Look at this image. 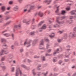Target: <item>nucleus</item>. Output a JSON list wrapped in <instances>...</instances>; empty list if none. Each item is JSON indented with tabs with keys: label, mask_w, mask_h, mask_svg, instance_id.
Returning a JSON list of instances; mask_svg holds the SVG:
<instances>
[{
	"label": "nucleus",
	"mask_w": 76,
	"mask_h": 76,
	"mask_svg": "<svg viewBox=\"0 0 76 76\" xmlns=\"http://www.w3.org/2000/svg\"><path fill=\"white\" fill-rule=\"evenodd\" d=\"M34 20H35V19H33V20H32V23H33V22H34Z\"/></svg>",
	"instance_id": "obj_58"
},
{
	"label": "nucleus",
	"mask_w": 76,
	"mask_h": 76,
	"mask_svg": "<svg viewBox=\"0 0 76 76\" xmlns=\"http://www.w3.org/2000/svg\"><path fill=\"white\" fill-rule=\"evenodd\" d=\"M58 42H61V39H58Z\"/></svg>",
	"instance_id": "obj_53"
},
{
	"label": "nucleus",
	"mask_w": 76,
	"mask_h": 76,
	"mask_svg": "<svg viewBox=\"0 0 76 76\" xmlns=\"http://www.w3.org/2000/svg\"><path fill=\"white\" fill-rule=\"evenodd\" d=\"M57 61V58H54L53 59V62H56V61Z\"/></svg>",
	"instance_id": "obj_16"
},
{
	"label": "nucleus",
	"mask_w": 76,
	"mask_h": 76,
	"mask_svg": "<svg viewBox=\"0 0 76 76\" xmlns=\"http://www.w3.org/2000/svg\"><path fill=\"white\" fill-rule=\"evenodd\" d=\"M48 74V72H47L46 73L44 74V73H42V74H44V76H47V74Z\"/></svg>",
	"instance_id": "obj_39"
},
{
	"label": "nucleus",
	"mask_w": 76,
	"mask_h": 76,
	"mask_svg": "<svg viewBox=\"0 0 76 76\" xmlns=\"http://www.w3.org/2000/svg\"><path fill=\"white\" fill-rule=\"evenodd\" d=\"M13 3V1H11L9 2V4H12Z\"/></svg>",
	"instance_id": "obj_33"
},
{
	"label": "nucleus",
	"mask_w": 76,
	"mask_h": 76,
	"mask_svg": "<svg viewBox=\"0 0 76 76\" xmlns=\"http://www.w3.org/2000/svg\"><path fill=\"white\" fill-rule=\"evenodd\" d=\"M3 35L4 36H5L6 37H9V36H10V34L7 33L3 34Z\"/></svg>",
	"instance_id": "obj_22"
},
{
	"label": "nucleus",
	"mask_w": 76,
	"mask_h": 76,
	"mask_svg": "<svg viewBox=\"0 0 76 76\" xmlns=\"http://www.w3.org/2000/svg\"><path fill=\"white\" fill-rule=\"evenodd\" d=\"M13 63H14V64H16V61H13Z\"/></svg>",
	"instance_id": "obj_45"
},
{
	"label": "nucleus",
	"mask_w": 76,
	"mask_h": 76,
	"mask_svg": "<svg viewBox=\"0 0 76 76\" xmlns=\"http://www.w3.org/2000/svg\"><path fill=\"white\" fill-rule=\"evenodd\" d=\"M74 18L75 19V20H76V14H75V16L74 17Z\"/></svg>",
	"instance_id": "obj_64"
},
{
	"label": "nucleus",
	"mask_w": 76,
	"mask_h": 76,
	"mask_svg": "<svg viewBox=\"0 0 76 76\" xmlns=\"http://www.w3.org/2000/svg\"><path fill=\"white\" fill-rule=\"evenodd\" d=\"M44 22V21H41L38 25V26H41V25H42L43 23Z\"/></svg>",
	"instance_id": "obj_18"
},
{
	"label": "nucleus",
	"mask_w": 76,
	"mask_h": 76,
	"mask_svg": "<svg viewBox=\"0 0 76 76\" xmlns=\"http://www.w3.org/2000/svg\"><path fill=\"white\" fill-rule=\"evenodd\" d=\"M21 26L20 24L18 26L16 25L15 26V28H20Z\"/></svg>",
	"instance_id": "obj_13"
},
{
	"label": "nucleus",
	"mask_w": 76,
	"mask_h": 76,
	"mask_svg": "<svg viewBox=\"0 0 76 76\" xmlns=\"http://www.w3.org/2000/svg\"><path fill=\"white\" fill-rule=\"evenodd\" d=\"M11 21H9L7 22L6 23L4 24V26H7V25H9V24L11 23Z\"/></svg>",
	"instance_id": "obj_9"
},
{
	"label": "nucleus",
	"mask_w": 76,
	"mask_h": 76,
	"mask_svg": "<svg viewBox=\"0 0 76 76\" xmlns=\"http://www.w3.org/2000/svg\"><path fill=\"white\" fill-rule=\"evenodd\" d=\"M57 75H58V74H55L53 76H56Z\"/></svg>",
	"instance_id": "obj_59"
},
{
	"label": "nucleus",
	"mask_w": 76,
	"mask_h": 76,
	"mask_svg": "<svg viewBox=\"0 0 76 76\" xmlns=\"http://www.w3.org/2000/svg\"><path fill=\"white\" fill-rule=\"evenodd\" d=\"M1 41L2 42H6V40L4 39H1Z\"/></svg>",
	"instance_id": "obj_23"
},
{
	"label": "nucleus",
	"mask_w": 76,
	"mask_h": 76,
	"mask_svg": "<svg viewBox=\"0 0 76 76\" xmlns=\"http://www.w3.org/2000/svg\"><path fill=\"white\" fill-rule=\"evenodd\" d=\"M65 61H66V62H67V61H69V60L67 59H65Z\"/></svg>",
	"instance_id": "obj_61"
},
{
	"label": "nucleus",
	"mask_w": 76,
	"mask_h": 76,
	"mask_svg": "<svg viewBox=\"0 0 76 76\" xmlns=\"http://www.w3.org/2000/svg\"><path fill=\"white\" fill-rule=\"evenodd\" d=\"M7 61H8L9 63H11L12 62V60H11L10 59L8 58Z\"/></svg>",
	"instance_id": "obj_25"
},
{
	"label": "nucleus",
	"mask_w": 76,
	"mask_h": 76,
	"mask_svg": "<svg viewBox=\"0 0 76 76\" xmlns=\"http://www.w3.org/2000/svg\"><path fill=\"white\" fill-rule=\"evenodd\" d=\"M35 69H34L32 70V72L33 76H35V75H36V73H35V72H34V71H35Z\"/></svg>",
	"instance_id": "obj_15"
},
{
	"label": "nucleus",
	"mask_w": 76,
	"mask_h": 76,
	"mask_svg": "<svg viewBox=\"0 0 76 76\" xmlns=\"http://www.w3.org/2000/svg\"><path fill=\"white\" fill-rule=\"evenodd\" d=\"M7 49L6 48H4V50H1V51L0 52V56H2L3 55V53H4V54H6L8 53V52L7 51H6L5 50Z\"/></svg>",
	"instance_id": "obj_3"
},
{
	"label": "nucleus",
	"mask_w": 76,
	"mask_h": 76,
	"mask_svg": "<svg viewBox=\"0 0 76 76\" xmlns=\"http://www.w3.org/2000/svg\"><path fill=\"white\" fill-rule=\"evenodd\" d=\"M55 7H56L57 8V10L55 11L56 13H58V7H60V6L57 5H55Z\"/></svg>",
	"instance_id": "obj_7"
},
{
	"label": "nucleus",
	"mask_w": 76,
	"mask_h": 76,
	"mask_svg": "<svg viewBox=\"0 0 76 76\" xmlns=\"http://www.w3.org/2000/svg\"><path fill=\"white\" fill-rule=\"evenodd\" d=\"M39 57H37V56H35L34 57V58H39Z\"/></svg>",
	"instance_id": "obj_56"
},
{
	"label": "nucleus",
	"mask_w": 76,
	"mask_h": 76,
	"mask_svg": "<svg viewBox=\"0 0 76 76\" xmlns=\"http://www.w3.org/2000/svg\"><path fill=\"white\" fill-rule=\"evenodd\" d=\"M34 33L35 32H34V31H33V32H31V33H30V34L31 35H34Z\"/></svg>",
	"instance_id": "obj_34"
},
{
	"label": "nucleus",
	"mask_w": 76,
	"mask_h": 76,
	"mask_svg": "<svg viewBox=\"0 0 76 76\" xmlns=\"http://www.w3.org/2000/svg\"><path fill=\"white\" fill-rule=\"evenodd\" d=\"M56 22H57V23H58L59 24H61L62 23H64V21L61 22H60L58 21V20L57 19H56Z\"/></svg>",
	"instance_id": "obj_8"
},
{
	"label": "nucleus",
	"mask_w": 76,
	"mask_h": 76,
	"mask_svg": "<svg viewBox=\"0 0 76 76\" xmlns=\"http://www.w3.org/2000/svg\"><path fill=\"white\" fill-rule=\"evenodd\" d=\"M43 44H44V42H43V40H42L40 41V43L39 48V49H43V50H45V49H44V48H41V45H43Z\"/></svg>",
	"instance_id": "obj_6"
},
{
	"label": "nucleus",
	"mask_w": 76,
	"mask_h": 76,
	"mask_svg": "<svg viewBox=\"0 0 76 76\" xmlns=\"http://www.w3.org/2000/svg\"><path fill=\"white\" fill-rule=\"evenodd\" d=\"M1 60V61H4V60H5V57L2 58Z\"/></svg>",
	"instance_id": "obj_26"
},
{
	"label": "nucleus",
	"mask_w": 76,
	"mask_h": 76,
	"mask_svg": "<svg viewBox=\"0 0 76 76\" xmlns=\"http://www.w3.org/2000/svg\"><path fill=\"white\" fill-rule=\"evenodd\" d=\"M11 7H8L7 8V10H10V9Z\"/></svg>",
	"instance_id": "obj_47"
},
{
	"label": "nucleus",
	"mask_w": 76,
	"mask_h": 76,
	"mask_svg": "<svg viewBox=\"0 0 76 76\" xmlns=\"http://www.w3.org/2000/svg\"><path fill=\"white\" fill-rule=\"evenodd\" d=\"M58 26H59L57 24H56V25L53 26V27H54V28H57V27H58Z\"/></svg>",
	"instance_id": "obj_27"
},
{
	"label": "nucleus",
	"mask_w": 76,
	"mask_h": 76,
	"mask_svg": "<svg viewBox=\"0 0 76 76\" xmlns=\"http://www.w3.org/2000/svg\"><path fill=\"white\" fill-rule=\"evenodd\" d=\"M29 22H30V21H28L27 22H26V25H29Z\"/></svg>",
	"instance_id": "obj_37"
},
{
	"label": "nucleus",
	"mask_w": 76,
	"mask_h": 76,
	"mask_svg": "<svg viewBox=\"0 0 76 76\" xmlns=\"http://www.w3.org/2000/svg\"><path fill=\"white\" fill-rule=\"evenodd\" d=\"M74 18V17L72 16H70L69 17V19H73Z\"/></svg>",
	"instance_id": "obj_36"
},
{
	"label": "nucleus",
	"mask_w": 76,
	"mask_h": 76,
	"mask_svg": "<svg viewBox=\"0 0 76 76\" xmlns=\"http://www.w3.org/2000/svg\"><path fill=\"white\" fill-rule=\"evenodd\" d=\"M41 72H38V74L37 75V76H39L41 75Z\"/></svg>",
	"instance_id": "obj_38"
},
{
	"label": "nucleus",
	"mask_w": 76,
	"mask_h": 76,
	"mask_svg": "<svg viewBox=\"0 0 76 76\" xmlns=\"http://www.w3.org/2000/svg\"><path fill=\"white\" fill-rule=\"evenodd\" d=\"M18 9H19V8L17 6H16L13 8V10H14V11H17V10H18Z\"/></svg>",
	"instance_id": "obj_12"
},
{
	"label": "nucleus",
	"mask_w": 76,
	"mask_h": 76,
	"mask_svg": "<svg viewBox=\"0 0 76 76\" xmlns=\"http://www.w3.org/2000/svg\"><path fill=\"white\" fill-rule=\"evenodd\" d=\"M75 10H73L70 13L71 15H74L75 14Z\"/></svg>",
	"instance_id": "obj_21"
},
{
	"label": "nucleus",
	"mask_w": 76,
	"mask_h": 76,
	"mask_svg": "<svg viewBox=\"0 0 76 76\" xmlns=\"http://www.w3.org/2000/svg\"><path fill=\"white\" fill-rule=\"evenodd\" d=\"M45 40L46 41H47V42H48V41H49V40L48 39H45Z\"/></svg>",
	"instance_id": "obj_57"
},
{
	"label": "nucleus",
	"mask_w": 76,
	"mask_h": 76,
	"mask_svg": "<svg viewBox=\"0 0 76 76\" xmlns=\"http://www.w3.org/2000/svg\"><path fill=\"white\" fill-rule=\"evenodd\" d=\"M54 33H52L51 35H49V37H50V38H53L54 37Z\"/></svg>",
	"instance_id": "obj_20"
},
{
	"label": "nucleus",
	"mask_w": 76,
	"mask_h": 76,
	"mask_svg": "<svg viewBox=\"0 0 76 76\" xmlns=\"http://www.w3.org/2000/svg\"><path fill=\"white\" fill-rule=\"evenodd\" d=\"M46 25L45 24L42 26L41 29H46Z\"/></svg>",
	"instance_id": "obj_14"
},
{
	"label": "nucleus",
	"mask_w": 76,
	"mask_h": 76,
	"mask_svg": "<svg viewBox=\"0 0 76 76\" xmlns=\"http://www.w3.org/2000/svg\"><path fill=\"white\" fill-rule=\"evenodd\" d=\"M42 60L43 61H45V57L43 56L42 57Z\"/></svg>",
	"instance_id": "obj_41"
},
{
	"label": "nucleus",
	"mask_w": 76,
	"mask_h": 76,
	"mask_svg": "<svg viewBox=\"0 0 76 76\" xmlns=\"http://www.w3.org/2000/svg\"><path fill=\"white\" fill-rule=\"evenodd\" d=\"M74 34H72V32H71L69 34V37H70V38H72V37H76V34L75 33V32H73Z\"/></svg>",
	"instance_id": "obj_5"
},
{
	"label": "nucleus",
	"mask_w": 76,
	"mask_h": 76,
	"mask_svg": "<svg viewBox=\"0 0 76 76\" xmlns=\"http://www.w3.org/2000/svg\"><path fill=\"white\" fill-rule=\"evenodd\" d=\"M50 51H51V49L49 50L48 51V53H50Z\"/></svg>",
	"instance_id": "obj_50"
},
{
	"label": "nucleus",
	"mask_w": 76,
	"mask_h": 76,
	"mask_svg": "<svg viewBox=\"0 0 76 76\" xmlns=\"http://www.w3.org/2000/svg\"><path fill=\"white\" fill-rule=\"evenodd\" d=\"M11 48L12 49V50L14 49V46L13 45H12L11 46Z\"/></svg>",
	"instance_id": "obj_49"
},
{
	"label": "nucleus",
	"mask_w": 76,
	"mask_h": 76,
	"mask_svg": "<svg viewBox=\"0 0 76 76\" xmlns=\"http://www.w3.org/2000/svg\"><path fill=\"white\" fill-rule=\"evenodd\" d=\"M20 52H21V53H22V52H23V49H20Z\"/></svg>",
	"instance_id": "obj_40"
},
{
	"label": "nucleus",
	"mask_w": 76,
	"mask_h": 76,
	"mask_svg": "<svg viewBox=\"0 0 76 76\" xmlns=\"http://www.w3.org/2000/svg\"><path fill=\"white\" fill-rule=\"evenodd\" d=\"M27 10L26 9L24 10V12H26Z\"/></svg>",
	"instance_id": "obj_62"
},
{
	"label": "nucleus",
	"mask_w": 76,
	"mask_h": 76,
	"mask_svg": "<svg viewBox=\"0 0 76 76\" xmlns=\"http://www.w3.org/2000/svg\"><path fill=\"white\" fill-rule=\"evenodd\" d=\"M9 76V74H8V73H6L4 75V76Z\"/></svg>",
	"instance_id": "obj_42"
},
{
	"label": "nucleus",
	"mask_w": 76,
	"mask_h": 76,
	"mask_svg": "<svg viewBox=\"0 0 76 76\" xmlns=\"http://www.w3.org/2000/svg\"><path fill=\"white\" fill-rule=\"evenodd\" d=\"M64 39H66L67 38V35H65L64 36Z\"/></svg>",
	"instance_id": "obj_44"
},
{
	"label": "nucleus",
	"mask_w": 76,
	"mask_h": 76,
	"mask_svg": "<svg viewBox=\"0 0 76 76\" xmlns=\"http://www.w3.org/2000/svg\"><path fill=\"white\" fill-rule=\"evenodd\" d=\"M59 50V49H58V48L56 50V52H55L53 53L54 55L55 54H56V53H58V51Z\"/></svg>",
	"instance_id": "obj_24"
},
{
	"label": "nucleus",
	"mask_w": 76,
	"mask_h": 76,
	"mask_svg": "<svg viewBox=\"0 0 76 76\" xmlns=\"http://www.w3.org/2000/svg\"><path fill=\"white\" fill-rule=\"evenodd\" d=\"M49 45L47 44V46H46V48L47 49H48V48H49Z\"/></svg>",
	"instance_id": "obj_46"
},
{
	"label": "nucleus",
	"mask_w": 76,
	"mask_h": 76,
	"mask_svg": "<svg viewBox=\"0 0 76 76\" xmlns=\"http://www.w3.org/2000/svg\"><path fill=\"white\" fill-rule=\"evenodd\" d=\"M41 67L40 65H39L37 67V70H39L40 69H39V67Z\"/></svg>",
	"instance_id": "obj_43"
},
{
	"label": "nucleus",
	"mask_w": 76,
	"mask_h": 76,
	"mask_svg": "<svg viewBox=\"0 0 76 76\" xmlns=\"http://www.w3.org/2000/svg\"><path fill=\"white\" fill-rule=\"evenodd\" d=\"M52 1V0H49V1L45 0L44 1V2L45 3H47L48 4H49L51 3V1Z\"/></svg>",
	"instance_id": "obj_10"
},
{
	"label": "nucleus",
	"mask_w": 76,
	"mask_h": 76,
	"mask_svg": "<svg viewBox=\"0 0 76 76\" xmlns=\"http://www.w3.org/2000/svg\"><path fill=\"white\" fill-rule=\"evenodd\" d=\"M22 71L20 70V68H17L15 72V76H18L19 74H20V75L22 76Z\"/></svg>",
	"instance_id": "obj_1"
},
{
	"label": "nucleus",
	"mask_w": 76,
	"mask_h": 76,
	"mask_svg": "<svg viewBox=\"0 0 76 76\" xmlns=\"http://www.w3.org/2000/svg\"><path fill=\"white\" fill-rule=\"evenodd\" d=\"M21 67H23V68H25V69H26L27 67L25 66L24 65H21Z\"/></svg>",
	"instance_id": "obj_28"
},
{
	"label": "nucleus",
	"mask_w": 76,
	"mask_h": 76,
	"mask_svg": "<svg viewBox=\"0 0 76 76\" xmlns=\"http://www.w3.org/2000/svg\"><path fill=\"white\" fill-rule=\"evenodd\" d=\"M1 10H2V12H4V10H5V7L3 6L1 8Z\"/></svg>",
	"instance_id": "obj_19"
},
{
	"label": "nucleus",
	"mask_w": 76,
	"mask_h": 76,
	"mask_svg": "<svg viewBox=\"0 0 76 76\" xmlns=\"http://www.w3.org/2000/svg\"><path fill=\"white\" fill-rule=\"evenodd\" d=\"M30 9H34L35 8V7L34 6H32L30 7Z\"/></svg>",
	"instance_id": "obj_31"
},
{
	"label": "nucleus",
	"mask_w": 76,
	"mask_h": 76,
	"mask_svg": "<svg viewBox=\"0 0 76 76\" xmlns=\"http://www.w3.org/2000/svg\"><path fill=\"white\" fill-rule=\"evenodd\" d=\"M28 62H29V63H30V62H31V60L28 59Z\"/></svg>",
	"instance_id": "obj_60"
},
{
	"label": "nucleus",
	"mask_w": 76,
	"mask_h": 76,
	"mask_svg": "<svg viewBox=\"0 0 76 76\" xmlns=\"http://www.w3.org/2000/svg\"><path fill=\"white\" fill-rule=\"evenodd\" d=\"M10 18V17L7 16L5 18V20H8V19H9Z\"/></svg>",
	"instance_id": "obj_35"
},
{
	"label": "nucleus",
	"mask_w": 76,
	"mask_h": 76,
	"mask_svg": "<svg viewBox=\"0 0 76 76\" xmlns=\"http://www.w3.org/2000/svg\"><path fill=\"white\" fill-rule=\"evenodd\" d=\"M3 47H6V46H7V45L6 44H4L3 45Z\"/></svg>",
	"instance_id": "obj_54"
},
{
	"label": "nucleus",
	"mask_w": 76,
	"mask_h": 76,
	"mask_svg": "<svg viewBox=\"0 0 76 76\" xmlns=\"http://www.w3.org/2000/svg\"><path fill=\"white\" fill-rule=\"evenodd\" d=\"M76 30V27H75L74 28H73V31H75Z\"/></svg>",
	"instance_id": "obj_55"
},
{
	"label": "nucleus",
	"mask_w": 76,
	"mask_h": 76,
	"mask_svg": "<svg viewBox=\"0 0 76 76\" xmlns=\"http://www.w3.org/2000/svg\"><path fill=\"white\" fill-rule=\"evenodd\" d=\"M4 63L3 62H1L0 63V66L2 68V70H3V71H4V70H5L6 69V67L5 66H2L3 65H4Z\"/></svg>",
	"instance_id": "obj_4"
},
{
	"label": "nucleus",
	"mask_w": 76,
	"mask_h": 76,
	"mask_svg": "<svg viewBox=\"0 0 76 76\" xmlns=\"http://www.w3.org/2000/svg\"><path fill=\"white\" fill-rule=\"evenodd\" d=\"M66 18V17L65 16L62 17L61 18V20H63V19H65Z\"/></svg>",
	"instance_id": "obj_30"
},
{
	"label": "nucleus",
	"mask_w": 76,
	"mask_h": 76,
	"mask_svg": "<svg viewBox=\"0 0 76 76\" xmlns=\"http://www.w3.org/2000/svg\"><path fill=\"white\" fill-rule=\"evenodd\" d=\"M32 42V40H28V39H26L24 43V45H25L26 44L27 45H28V46H27V47H29L30 45V43L31 42Z\"/></svg>",
	"instance_id": "obj_2"
},
{
	"label": "nucleus",
	"mask_w": 76,
	"mask_h": 76,
	"mask_svg": "<svg viewBox=\"0 0 76 76\" xmlns=\"http://www.w3.org/2000/svg\"><path fill=\"white\" fill-rule=\"evenodd\" d=\"M59 32L60 34H62V33H63V31H59Z\"/></svg>",
	"instance_id": "obj_48"
},
{
	"label": "nucleus",
	"mask_w": 76,
	"mask_h": 76,
	"mask_svg": "<svg viewBox=\"0 0 76 76\" xmlns=\"http://www.w3.org/2000/svg\"><path fill=\"white\" fill-rule=\"evenodd\" d=\"M70 10V7H67L66 8V10L67 11Z\"/></svg>",
	"instance_id": "obj_29"
},
{
	"label": "nucleus",
	"mask_w": 76,
	"mask_h": 76,
	"mask_svg": "<svg viewBox=\"0 0 76 76\" xmlns=\"http://www.w3.org/2000/svg\"><path fill=\"white\" fill-rule=\"evenodd\" d=\"M66 13V11L64 10H62L61 11V14L62 15H64Z\"/></svg>",
	"instance_id": "obj_17"
},
{
	"label": "nucleus",
	"mask_w": 76,
	"mask_h": 76,
	"mask_svg": "<svg viewBox=\"0 0 76 76\" xmlns=\"http://www.w3.org/2000/svg\"><path fill=\"white\" fill-rule=\"evenodd\" d=\"M6 31H7V30H5V31H3L2 32V34H3V33H4V32H6Z\"/></svg>",
	"instance_id": "obj_51"
},
{
	"label": "nucleus",
	"mask_w": 76,
	"mask_h": 76,
	"mask_svg": "<svg viewBox=\"0 0 76 76\" xmlns=\"http://www.w3.org/2000/svg\"><path fill=\"white\" fill-rule=\"evenodd\" d=\"M12 36L13 38H14V34H12Z\"/></svg>",
	"instance_id": "obj_52"
},
{
	"label": "nucleus",
	"mask_w": 76,
	"mask_h": 76,
	"mask_svg": "<svg viewBox=\"0 0 76 76\" xmlns=\"http://www.w3.org/2000/svg\"><path fill=\"white\" fill-rule=\"evenodd\" d=\"M15 70V68L14 67H12L11 68V72H14V71Z\"/></svg>",
	"instance_id": "obj_32"
},
{
	"label": "nucleus",
	"mask_w": 76,
	"mask_h": 76,
	"mask_svg": "<svg viewBox=\"0 0 76 76\" xmlns=\"http://www.w3.org/2000/svg\"><path fill=\"white\" fill-rule=\"evenodd\" d=\"M38 15L40 17H42L43 16V13L42 12H39L38 13Z\"/></svg>",
	"instance_id": "obj_11"
},
{
	"label": "nucleus",
	"mask_w": 76,
	"mask_h": 76,
	"mask_svg": "<svg viewBox=\"0 0 76 76\" xmlns=\"http://www.w3.org/2000/svg\"><path fill=\"white\" fill-rule=\"evenodd\" d=\"M61 63H62V61H59V64H61Z\"/></svg>",
	"instance_id": "obj_63"
}]
</instances>
